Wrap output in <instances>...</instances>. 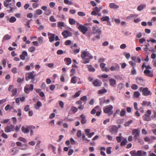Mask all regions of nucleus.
<instances>
[{"label":"nucleus","mask_w":156,"mask_h":156,"mask_svg":"<svg viewBox=\"0 0 156 156\" xmlns=\"http://www.w3.org/2000/svg\"><path fill=\"white\" fill-rule=\"evenodd\" d=\"M25 80L28 81L29 80H31L32 83H34L35 80V78L36 76V72L33 71L31 72L27 73L25 74Z\"/></svg>","instance_id":"f257e3e1"},{"label":"nucleus","mask_w":156,"mask_h":156,"mask_svg":"<svg viewBox=\"0 0 156 156\" xmlns=\"http://www.w3.org/2000/svg\"><path fill=\"white\" fill-rule=\"evenodd\" d=\"M113 107L112 105H107L103 108L104 112L106 113L108 116H111L113 114V111L112 110Z\"/></svg>","instance_id":"f03ea898"},{"label":"nucleus","mask_w":156,"mask_h":156,"mask_svg":"<svg viewBox=\"0 0 156 156\" xmlns=\"http://www.w3.org/2000/svg\"><path fill=\"white\" fill-rule=\"evenodd\" d=\"M139 90L140 92H142V94L144 96H147L151 95H152L151 92L148 90L147 87H141L139 88Z\"/></svg>","instance_id":"7ed1b4c3"},{"label":"nucleus","mask_w":156,"mask_h":156,"mask_svg":"<svg viewBox=\"0 0 156 156\" xmlns=\"http://www.w3.org/2000/svg\"><path fill=\"white\" fill-rule=\"evenodd\" d=\"M132 134L133 135H134L133 137L136 140H138V142L140 143V144H143V142H142V143H141L140 139L138 138V137L139 136L140 134V132L139 130L136 129H133L132 131Z\"/></svg>","instance_id":"20e7f679"},{"label":"nucleus","mask_w":156,"mask_h":156,"mask_svg":"<svg viewBox=\"0 0 156 156\" xmlns=\"http://www.w3.org/2000/svg\"><path fill=\"white\" fill-rule=\"evenodd\" d=\"M151 114V111L150 110H148L147 111V113L144 114L143 116V118L144 120L149 121L151 120L150 116Z\"/></svg>","instance_id":"39448f33"},{"label":"nucleus","mask_w":156,"mask_h":156,"mask_svg":"<svg viewBox=\"0 0 156 156\" xmlns=\"http://www.w3.org/2000/svg\"><path fill=\"white\" fill-rule=\"evenodd\" d=\"M34 89V85L32 84L30 85L27 84L24 87V91L27 94L30 93V91H32Z\"/></svg>","instance_id":"423d86ee"},{"label":"nucleus","mask_w":156,"mask_h":156,"mask_svg":"<svg viewBox=\"0 0 156 156\" xmlns=\"http://www.w3.org/2000/svg\"><path fill=\"white\" fill-rule=\"evenodd\" d=\"M78 30L82 32L83 34H85L88 30L87 28L82 25H80L77 27Z\"/></svg>","instance_id":"0eeeda50"},{"label":"nucleus","mask_w":156,"mask_h":156,"mask_svg":"<svg viewBox=\"0 0 156 156\" xmlns=\"http://www.w3.org/2000/svg\"><path fill=\"white\" fill-rule=\"evenodd\" d=\"M118 128L117 126H112L110 128V131L112 133L115 134L117 133Z\"/></svg>","instance_id":"6e6552de"},{"label":"nucleus","mask_w":156,"mask_h":156,"mask_svg":"<svg viewBox=\"0 0 156 156\" xmlns=\"http://www.w3.org/2000/svg\"><path fill=\"white\" fill-rule=\"evenodd\" d=\"M14 127V125L12 124L7 126L5 129V131L6 133H9L13 131Z\"/></svg>","instance_id":"1a4fd4ad"},{"label":"nucleus","mask_w":156,"mask_h":156,"mask_svg":"<svg viewBox=\"0 0 156 156\" xmlns=\"http://www.w3.org/2000/svg\"><path fill=\"white\" fill-rule=\"evenodd\" d=\"M62 35L64 38H66L69 36H72V33L68 30L64 31L62 33Z\"/></svg>","instance_id":"9d476101"},{"label":"nucleus","mask_w":156,"mask_h":156,"mask_svg":"<svg viewBox=\"0 0 156 156\" xmlns=\"http://www.w3.org/2000/svg\"><path fill=\"white\" fill-rule=\"evenodd\" d=\"M49 41L50 42H53L55 40V35L53 34L48 33V34Z\"/></svg>","instance_id":"9b49d317"},{"label":"nucleus","mask_w":156,"mask_h":156,"mask_svg":"<svg viewBox=\"0 0 156 156\" xmlns=\"http://www.w3.org/2000/svg\"><path fill=\"white\" fill-rule=\"evenodd\" d=\"M93 85L95 87H100L102 84V83L98 79L94 80L93 82Z\"/></svg>","instance_id":"f8f14e48"},{"label":"nucleus","mask_w":156,"mask_h":156,"mask_svg":"<svg viewBox=\"0 0 156 156\" xmlns=\"http://www.w3.org/2000/svg\"><path fill=\"white\" fill-rule=\"evenodd\" d=\"M120 69V67L118 64L117 63L115 64V66H111L110 69L111 71H118Z\"/></svg>","instance_id":"ddd939ff"},{"label":"nucleus","mask_w":156,"mask_h":156,"mask_svg":"<svg viewBox=\"0 0 156 156\" xmlns=\"http://www.w3.org/2000/svg\"><path fill=\"white\" fill-rule=\"evenodd\" d=\"M80 118L81 122L82 124H85L87 122V119H86V116L83 114H81L80 116Z\"/></svg>","instance_id":"4468645a"},{"label":"nucleus","mask_w":156,"mask_h":156,"mask_svg":"<svg viewBox=\"0 0 156 156\" xmlns=\"http://www.w3.org/2000/svg\"><path fill=\"white\" fill-rule=\"evenodd\" d=\"M137 83L139 84L143 85L144 84V81L143 79L141 77H138L136 79Z\"/></svg>","instance_id":"2eb2a0df"},{"label":"nucleus","mask_w":156,"mask_h":156,"mask_svg":"<svg viewBox=\"0 0 156 156\" xmlns=\"http://www.w3.org/2000/svg\"><path fill=\"white\" fill-rule=\"evenodd\" d=\"M144 73L146 76L149 77H152L153 76V74L152 73H151V71L149 70L145 69L144 70Z\"/></svg>","instance_id":"dca6fc26"},{"label":"nucleus","mask_w":156,"mask_h":156,"mask_svg":"<svg viewBox=\"0 0 156 156\" xmlns=\"http://www.w3.org/2000/svg\"><path fill=\"white\" fill-rule=\"evenodd\" d=\"M27 55V53L26 51H23L22 53V54L20 55V57L21 59L24 60L25 59V57Z\"/></svg>","instance_id":"f3484780"},{"label":"nucleus","mask_w":156,"mask_h":156,"mask_svg":"<svg viewBox=\"0 0 156 156\" xmlns=\"http://www.w3.org/2000/svg\"><path fill=\"white\" fill-rule=\"evenodd\" d=\"M109 82L110 85L112 87H114L116 83V80L113 78H111L109 79Z\"/></svg>","instance_id":"a211bd4d"},{"label":"nucleus","mask_w":156,"mask_h":156,"mask_svg":"<svg viewBox=\"0 0 156 156\" xmlns=\"http://www.w3.org/2000/svg\"><path fill=\"white\" fill-rule=\"evenodd\" d=\"M109 7L112 9H117L119 8V6L115 3H112L110 4Z\"/></svg>","instance_id":"6ab92c4d"},{"label":"nucleus","mask_w":156,"mask_h":156,"mask_svg":"<svg viewBox=\"0 0 156 156\" xmlns=\"http://www.w3.org/2000/svg\"><path fill=\"white\" fill-rule=\"evenodd\" d=\"M29 129L28 126L27 128H26L23 126L21 128L22 131L25 133H28L29 132Z\"/></svg>","instance_id":"aec40b11"},{"label":"nucleus","mask_w":156,"mask_h":156,"mask_svg":"<svg viewBox=\"0 0 156 156\" xmlns=\"http://www.w3.org/2000/svg\"><path fill=\"white\" fill-rule=\"evenodd\" d=\"M28 128L29 129V131H30V136H32L33 135L34 132L33 129H35V127L33 126H28Z\"/></svg>","instance_id":"412c9836"},{"label":"nucleus","mask_w":156,"mask_h":156,"mask_svg":"<svg viewBox=\"0 0 156 156\" xmlns=\"http://www.w3.org/2000/svg\"><path fill=\"white\" fill-rule=\"evenodd\" d=\"M12 0H5L3 3L5 7H7L9 5H10V4L9 3Z\"/></svg>","instance_id":"4be33fe9"},{"label":"nucleus","mask_w":156,"mask_h":156,"mask_svg":"<svg viewBox=\"0 0 156 156\" xmlns=\"http://www.w3.org/2000/svg\"><path fill=\"white\" fill-rule=\"evenodd\" d=\"M87 68L88 71L90 72H94L95 71V69L91 65H87Z\"/></svg>","instance_id":"5701e85b"},{"label":"nucleus","mask_w":156,"mask_h":156,"mask_svg":"<svg viewBox=\"0 0 156 156\" xmlns=\"http://www.w3.org/2000/svg\"><path fill=\"white\" fill-rule=\"evenodd\" d=\"M64 60L66 62V64L67 65L70 64L72 62L71 59L69 58H65Z\"/></svg>","instance_id":"b1692460"},{"label":"nucleus","mask_w":156,"mask_h":156,"mask_svg":"<svg viewBox=\"0 0 156 156\" xmlns=\"http://www.w3.org/2000/svg\"><path fill=\"white\" fill-rule=\"evenodd\" d=\"M101 20L102 21H107L109 20V18L108 16H103L102 17L100 18Z\"/></svg>","instance_id":"393cba45"},{"label":"nucleus","mask_w":156,"mask_h":156,"mask_svg":"<svg viewBox=\"0 0 156 156\" xmlns=\"http://www.w3.org/2000/svg\"><path fill=\"white\" fill-rule=\"evenodd\" d=\"M35 14L34 15V16L41 14L43 13V12L41 10L38 9L35 11Z\"/></svg>","instance_id":"a878e982"},{"label":"nucleus","mask_w":156,"mask_h":156,"mask_svg":"<svg viewBox=\"0 0 156 156\" xmlns=\"http://www.w3.org/2000/svg\"><path fill=\"white\" fill-rule=\"evenodd\" d=\"M42 106V104L40 101H38L37 102L36 105L35 106V108L36 109H39Z\"/></svg>","instance_id":"bb28decb"},{"label":"nucleus","mask_w":156,"mask_h":156,"mask_svg":"<svg viewBox=\"0 0 156 156\" xmlns=\"http://www.w3.org/2000/svg\"><path fill=\"white\" fill-rule=\"evenodd\" d=\"M38 42L39 44L40 45L43 42V38L42 37H40L37 38Z\"/></svg>","instance_id":"cd10ccee"},{"label":"nucleus","mask_w":156,"mask_h":156,"mask_svg":"<svg viewBox=\"0 0 156 156\" xmlns=\"http://www.w3.org/2000/svg\"><path fill=\"white\" fill-rule=\"evenodd\" d=\"M87 51H83L82 52L81 55V57L83 58L84 59L87 56Z\"/></svg>","instance_id":"c85d7f7f"},{"label":"nucleus","mask_w":156,"mask_h":156,"mask_svg":"<svg viewBox=\"0 0 156 156\" xmlns=\"http://www.w3.org/2000/svg\"><path fill=\"white\" fill-rule=\"evenodd\" d=\"M69 24L71 25L74 24L76 23V21L73 19L69 18Z\"/></svg>","instance_id":"c756f323"},{"label":"nucleus","mask_w":156,"mask_h":156,"mask_svg":"<svg viewBox=\"0 0 156 156\" xmlns=\"http://www.w3.org/2000/svg\"><path fill=\"white\" fill-rule=\"evenodd\" d=\"M11 92H12V95H11L12 96H13L16 95L17 92V90L16 88H13Z\"/></svg>","instance_id":"7c9ffc66"},{"label":"nucleus","mask_w":156,"mask_h":156,"mask_svg":"<svg viewBox=\"0 0 156 156\" xmlns=\"http://www.w3.org/2000/svg\"><path fill=\"white\" fill-rule=\"evenodd\" d=\"M76 78L77 77L76 76H74V77H72L71 80V83L74 84L76 83L77 81Z\"/></svg>","instance_id":"2f4dec72"},{"label":"nucleus","mask_w":156,"mask_h":156,"mask_svg":"<svg viewBox=\"0 0 156 156\" xmlns=\"http://www.w3.org/2000/svg\"><path fill=\"white\" fill-rule=\"evenodd\" d=\"M83 59V60L82 61V62L83 64H86L89 63L90 60L89 58H85Z\"/></svg>","instance_id":"473e14b6"},{"label":"nucleus","mask_w":156,"mask_h":156,"mask_svg":"<svg viewBox=\"0 0 156 156\" xmlns=\"http://www.w3.org/2000/svg\"><path fill=\"white\" fill-rule=\"evenodd\" d=\"M151 104L150 102L143 101L142 103L141 104L143 106H145L146 105L149 106Z\"/></svg>","instance_id":"72a5a7b5"},{"label":"nucleus","mask_w":156,"mask_h":156,"mask_svg":"<svg viewBox=\"0 0 156 156\" xmlns=\"http://www.w3.org/2000/svg\"><path fill=\"white\" fill-rule=\"evenodd\" d=\"M58 27L60 28H62V27H64V24L63 22H59L58 23Z\"/></svg>","instance_id":"f704fd0d"},{"label":"nucleus","mask_w":156,"mask_h":156,"mask_svg":"<svg viewBox=\"0 0 156 156\" xmlns=\"http://www.w3.org/2000/svg\"><path fill=\"white\" fill-rule=\"evenodd\" d=\"M123 84L122 83H119L117 86V89L119 90H121L123 87Z\"/></svg>","instance_id":"c9c22d12"},{"label":"nucleus","mask_w":156,"mask_h":156,"mask_svg":"<svg viewBox=\"0 0 156 156\" xmlns=\"http://www.w3.org/2000/svg\"><path fill=\"white\" fill-rule=\"evenodd\" d=\"M127 142V139H124L122 142L121 143L120 145L121 146H124L126 145V143Z\"/></svg>","instance_id":"e433bc0d"},{"label":"nucleus","mask_w":156,"mask_h":156,"mask_svg":"<svg viewBox=\"0 0 156 156\" xmlns=\"http://www.w3.org/2000/svg\"><path fill=\"white\" fill-rule=\"evenodd\" d=\"M11 37L8 34H6L3 37V41L4 40H7L10 39Z\"/></svg>","instance_id":"4c0bfd02"},{"label":"nucleus","mask_w":156,"mask_h":156,"mask_svg":"<svg viewBox=\"0 0 156 156\" xmlns=\"http://www.w3.org/2000/svg\"><path fill=\"white\" fill-rule=\"evenodd\" d=\"M140 95V94L138 91H136L134 92V96L135 97L138 98Z\"/></svg>","instance_id":"58836bf2"},{"label":"nucleus","mask_w":156,"mask_h":156,"mask_svg":"<svg viewBox=\"0 0 156 156\" xmlns=\"http://www.w3.org/2000/svg\"><path fill=\"white\" fill-rule=\"evenodd\" d=\"M81 90H79L73 96V97L74 98H76L77 97H79L81 93Z\"/></svg>","instance_id":"ea45409f"},{"label":"nucleus","mask_w":156,"mask_h":156,"mask_svg":"<svg viewBox=\"0 0 156 156\" xmlns=\"http://www.w3.org/2000/svg\"><path fill=\"white\" fill-rule=\"evenodd\" d=\"M36 48L34 46H32L28 48V50L30 52H33L34 51Z\"/></svg>","instance_id":"a19ab883"},{"label":"nucleus","mask_w":156,"mask_h":156,"mask_svg":"<svg viewBox=\"0 0 156 156\" xmlns=\"http://www.w3.org/2000/svg\"><path fill=\"white\" fill-rule=\"evenodd\" d=\"M107 92L106 89L105 88L99 90L98 91L99 93L100 94H102L104 93H106Z\"/></svg>","instance_id":"79ce46f5"},{"label":"nucleus","mask_w":156,"mask_h":156,"mask_svg":"<svg viewBox=\"0 0 156 156\" xmlns=\"http://www.w3.org/2000/svg\"><path fill=\"white\" fill-rule=\"evenodd\" d=\"M99 108V106H98L95 107L91 110V114H94L96 113V110L95 109H97V108Z\"/></svg>","instance_id":"37998d69"},{"label":"nucleus","mask_w":156,"mask_h":156,"mask_svg":"<svg viewBox=\"0 0 156 156\" xmlns=\"http://www.w3.org/2000/svg\"><path fill=\"white\" fill-rule=\"evenodd\" d=\"M129 64L133 67V69H134L135 66L136 65V63L135 62H133L132 61H129Z\"/></svg>","instance_id":"c03bdc74"},{"label":"nucleus","mask_w":156,"mask_h":156,"mask_svg":"<svg viewBox=\"0 0 156 156\" xmlns=\"http://www.w3.org/2000/svg\"><path fill=\"white\" fill-rule=\"evenodd\" d=\"M16 19L14 16L11 17L9 19V21L10 23H12L16 21Z\"/></svg>","instance_id":"a18cd8bd"},{"label":"nucleus","mask_w":156,"mask_h":156,"mask_svg":"<svg viewBox=\"0 0 156 156\" xmlns=\"http://www.w3.org/2000/svg\"><path fill=\"white\" fill-rule=\"evenodd\" d=\"M112 148V147H108L106 148V153L108 154H110L111 153V149Z\"/></svg>","instance_id":"49530a36"},{"label":"nucleus","mask_w":156,"mask_h":156,"mask_svg":"<svg viewBox=\"0 0 156 156\" xmlns=\"http://www.w3.org/2000/svg\"><path fill=\"white\" fill-rule=\"evenodd\" d=\"M132 120H129L128 122H126L124 124V126H129V125L132 123Z\"/></svg>","instance_id":"de8ad7c7"},{"label":"nucleus","mask_w":156,"mask_h":156,"mask_svg":"<svg viewBox=\"0 0 156 156\" xmlns=\"http://www.w3.org/2000/svg\"><path fill=\"white\" fill-rule=\"evenodd\" d=\"M130 154L131 156H137L136 151H130Z\"/></svg>","instance_id":"09e8293b"},{"label":"nucleus","mask_w":156,"mask_h":156,"mask_svg":"<svg viewBox=\"0 0 156 156\" xmlns=\"http://www.w3.org/2000/svg\"><path fill=\"white\" fill-rule=\"evenodd\" d=\"M45 11V12H44V14L46 15L49 16L51 14V11L50 9H47V10Z\"/></svg>","instance_id":"8fccbe9b"},{"label":"nucleus","mask_w":156,"mask_h":156,"mask_svg":"<svg viewBox=\"0 0 156 156\" xmlns=\"http://www.w3.org/2000/svg\"><path fill=\"white\" fill-rule=\"evenodd\" d=\"M101 33V31L99 29H97L94 33V34H96L98 35H100Z\"/></svg>","instance_id":"3c124183"},{"label":"nucleus","mask_w":156,"mask_h":156,"mask_svg":"<svg viewBox=\"0 0 156 156\" xmlns=\"http://www.w3.org/2000/svg\"><path fill=\"white\" fill-rule=\"evenodd\" d=\"M77 14L78 16H83L86 15V14L85 13L82 12H79Z\"/></svg>","instance_id":"603ef678"},{"label":"nucleus","mask_w":156,"mask_h":156,"mask_svg":"<svg viewBox=\"0 0 156 156\" xmlns=\"http://www.w3.org/2000/svg\"><path fill=\"white\" fill-rule=\"evenodd\" d=\"M131 88L133 90H136L137 89L138 86L135 84H133L131 86Z\"/></svg>","instance_id":"864d4df0"},{"label":"nucleus","mask_w":156,"mask_h":156,"mask_svg":"<svg viewBox=\"0 0 156 156\" xmlns=\"http://www.w3.org/2000/svg\"><path fill=\"white\" fill-rule=\"evenodd\" d=\"M18 139L19 140L22 141L24 143H26L27 142L25 138L21 137H19Z\"/></svg>","instance_id":"5fc2aeb1"},{"label":"nucleus","mask_w":156,"mask_h":156,"mask_svg":"<svg viewBox=\"0 0 156 156\" xmlns=\"http://www.w3.org/2000/svg\"><path fill=\"white\" fill-rule=\"evenodd\" d=\"M64 2L65 4L69 5H71L72 4V3L69 1V0H64Z\"/></svg>","instance_id":"6e6d98bb"},{"label":"nucleus","mask_w":156,"mask_h":156,"mask_svg":"<svg viewBox=\"0 0 156 156\" xmlns=\"http://www.w3.org/2000/svg\"><path fill=\"white\" fill-rule=\"evenodd\" d=\"M71 73L70 74V76H72L74 75L75 73V69H72L71 70Z\"/></svg>","instance_id":"4d7b16f0"},{"label":"nucleus","mask_w":156,"mask_h":156,"mask_svg":"<svg viewBox=\"0 0 156 156\" xmlns=\"http://www.w3.org/2000/svg\"><path fill=\"white\" fill-rule=\"evenodd\" d=\"M71 110L74 113L78 111L77 108L74 107H72Z\"/></svg>","instance_id":"13d9d810"},{"label":"nucleus","mask_w":156,"mask_h":156,"mask_svg":"<svg viewBox=\"0 0 156 156\" xmlns=\"http://www.w3.org/2000/svg\"><path fill=\"white\" fill-rule=\"evenodd\" d=\"M137 156H141L143 153L142 151H138L136 152Z\"/></svg>","instance_id":"bf43d9fd"},{"label":"nucleus","mask_w":156,"mask_h":156,"mask_svg":"<svg viewBox=\"0 0 156 156\" xmlns=\"http://www.w3.org/2000/svg\"><path fill=\"white\" fill-rule=\"evenodd\" d=\"M100 103H103L105 102V97L100 98Z\"/></svg>","instance_id":"052dcab7"},{"label":"nucleus","mask_w":156,"mask_h":156,"mask_svg":"<svg viewBox=\"0 0 156 156\" xmlns=\"http://www.w3.org/2000/svg\"><path fill=\"white\" fill-rule=\"evenodd\" d=\"M93 10H94L95 11L97 12H99L101 10L100 8H98L97 7H95L94 8H93Z\"/></svg>","instance_id":"680f3d73"},{"label":"nucleus","mask_w":156,"mask_h":156,"mask_svg":"<svg viewBox=\"0 0 156 156\" xmlns=\"http://www.w3.org/2000/svg\"><path fill=\"white\" fill-rule=\"evenodd\" d=\"M11 71L13 73L16 74L17 73V68L15 67L12 69Z\"/></svg>","instance_id":"e2e57ef3"},{"label":"nucleus","mask_w":156,"mask_h":156,"mask_svg":"<svg viewBox=\"0 0 156 156\" xmlns=\"http://www.w3.org/2000/svg\"><path fill=\"white\" fill-rule=\"evenodd\" d=\"M87 53L86 57H87V58H89L90 59H92L93 58L92 56L91 55L88 51L87 52Z\"/></svg>","instance_id":"0e129e2a"},{"label":"nucleus","mask_w":156,"mask_h":156,"mask_svg":"<svg viewBox=\"0 0 156 156\" xmlns=\"http://www.w3.org/2000/svg\"><path fill=\"white\" fill-rule=\"evenodd\" d=\"M49 19L51 22H55L56 21V20L54 18V16H52L50 17Z\"/></svg>","instance_id":"69168bd1"},{"label":"nucleus","mask_w":156,"mask_h":156,"mask_svg":"<svg viewBox=\"0 0 156 156\" xmlns=\"http://www.w3.org/2000/svg\"><path fill=\"white\" fill-rule=\"evenodd\" d=\"M77 136L78 137H80L81 136V132L80 130H78L77 133Z\"/></svg>","instance_id":"338daca9"},{"label":"nucleus","mask_w":156,"mask_h":156,"mask_svg":"<svg viewBox=\"0 0 156 156\" xmlns=\"http://www.w3.org/2000/svg\"><path fill=\"white\" fill-rule=\"evenodd\" d=\"M143 5H140L138 6L137 8V10L139 11H140L143 9Z\"/></svg>","instance_id":"774afa93"}]
</instances>
